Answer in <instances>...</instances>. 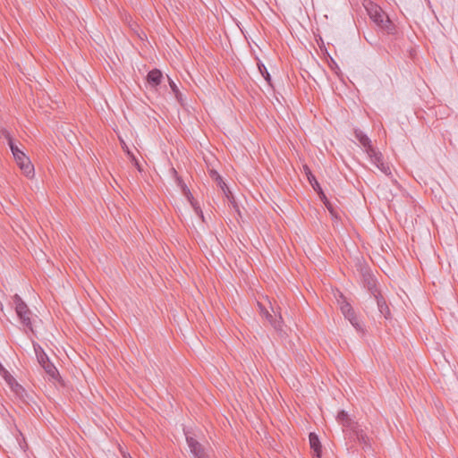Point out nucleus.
<instances>
[{"mask_svg":"<svg viewBox=\"0 0 458 458\" xmlns=\"http://www.w3.org/2000/svg\"><path fill=\"white\" fill-rule=\"evenodd\" d=\"M337 420L344 427L345 437L349 441L358 442L362 448L367 451L370 449V439L364 432L360 425L350 418L345 411H341L337 414Z\"/></svg>","mask_w":458,"mask_h":458,"instance_id":"obj_1","label":"nucleus"},{"mask_svg":"<svg viewBox=\"0 0 458 458\" xmlns=\"http://www.w3.org/2000/svg\"><path fill=\"white\" fill-rule=\"evenodd\" d=\"M3 135L8 140V145L12 150L17 165L20 166L22 173L30 177L34 174V167L30 161L29 157L13 143V140L7 131H3Z\"/></svg>","mask_w":458,"mask_h":458,"instance_id":"obj_2","label":"nucleus"},{"mask_svg":"<svg viewBox=\"0 0 458 458\" xmlns=\"http://www.w3.org/2000/svg\"><path fill=\"white\" fill-rule=\"evenodd\" d=\"M13 305L22 326L26 329L33 332V326L31 321L32 313L28 305L20 297V295L14 294L13 296Z\"/></svg>","mask_w":458,"mask_h":458,"instance_id":"obj_3","label":"nucleus"},{"mask_svg":"<svg viewBox=\"0 0 458 458\" xmlns=\"http://www.w3.org/2000/svg\"><path fill=\"white\" fill-rule=\"evenodd\" d=\"M366 9L370 19L379 28L386 30L388 32L392 30V22L387 14L381 9V7L373 3H369V5L366 6Z\"/></svg>","mask_w":458,"mask_h":458,"instance_id":"obj_4","label":"nucleus"},{"mask_svg":"<svg viewBox=\"0 0 458 458\" xmlns=\"http://www.w3.org/2000/svg\"><path fill=\"white\" fill-rule=\"evenodd\" d=\"M184 435L189 451L193 458H210V450L207 445L200 443L189 431L184 430Z\"/></svg>","mask_w":458,"mask_h":458,"instance_id":"obj_5","label":"nucleus"},{"mask_svg":"<svg viewBox=\"0 0 458 458\" xmlns=\"http://www.w3.org/2000/svg\"><path fill=\"white\" fill-rule=\"evenodd\" d=\"M372 164H374L383 174L391 175V168L387 163L383 160V155L377 149H370L368 154Z\"/></svg>","mask_w":458,"mask_h":458,"instance_id":"obj_6","label":"nucleus"},{"mask_svg":"<svg viewBox=\"0 0 458 458\" xmlns=\"http://www.w3.org/2000/svg\"><path fill=\"white\" fill-rule=\"evenodd\" d=\"M340 297L343 299V301L341 302L340 309L345 318H347L350 323L357 329L361 330V326L358 321V318L355 316L354 310L352 308L351 304L348 303L343 294L340 295Z\"/></svg>","mask_w":458,"mask_h":458,"instance_id":"obj_7","label":"nucleus"},{"mask_svg":"<svg viewBox=\"0 0 458 458\" xmlns=\"http://www.w3.org/2000/svg\"><path fill=\"white\" fill-rule=\"evenodd\" d=\"M309 440L313 458H321V444L318 436L315 433H310Z\"/></svg>","mask_w":458,"mask_h":458,"instance_id":"obj_8","label":"nucleus"},{"mask_svg":"<svg viewBox=\"0 0 458 458\" xmlns=\"http://www.w3.org/2000/svg\"><path fill=\"white\" fill-rule=\"evenodd\" d=\"M354 134L355 138L365 148V151L367 154L370 153V149H376L372 146L370 139L365 133H363V131H361L360 130H355Z\"/></svg>","mask_w":458,"mask_h":458,"instance_id":"obj_9","label":"nucleus"},{"mask_svg":"<svg viewBox=\"0 0 458 458\" xmlns=\"http://www.w3.org/2000/svg\"><path fill=\"white\" fill-rule=\"evenodd\" d=\"M163 79V74L158 69H153L147 75V81L152 88H157Z\"/></svg>","mask_w":458,"mask_h":458,"instance_id":"obj_10","label":"nucleus"},{"mask_svg":"<svg viewBox=\"0 0 458 458\" xmlns=\"http://www.w3.org/2000/svg\"><path fill=\"white\" fill-rule=\"evenodd\" d=\"M374 297L377 301L378 311L381 313L382 316L387 318L390 316V310L386 304L385 298L382 296L381 293H374Z\"/></svg>","mask_w":458,"mask_h":458,"instance_id":"obj_11","label":"nucleus"},{"mask_svg":"<svg viewBox=\"0 0 458 458\" xmlns=\"http://www.w3.org/2000/svg\"><path fill=\"white\" fill-rule=\"evenodd\" d=\"M258 305L260 310V314L266 318V319L271 324V326L276 329L281 330V318L279 320L273 318V316L269 313V311L263 307L259 302H258Z\"/></svg>","mask_w":458,"mask_h":458,"instance_id":"obj_12","label":"nucleus"},{"mask_svg":"<svg viewBox=\"0 0 458 458\" xmlns=\"http://www.w3.org/2000/svg\"><path fill=\"white\" fill-rule=\"evenodd\" d=\"M33 348L35 351L38 362L40 364V366H43L47 362L50 361L47 354L45 352L43 348L38 344H33Z\"/></svg>","mask_w":458,"mask_h":458,"instance_id":"obj_13","label":"nucleus"},{"mask_svg":"<svg viewBox=\"0 0 458 458\" xmlns=\"http://www.w3.org/2000/svg\"><path fill=\"white\" fill-rule=\"evenodd\" d=\"M45 372L49 377V379L58 380L59 379V372L55 366L51 362H47L45 365L41 366Z\"/></svg>","mask_w":458,"mask_h":458,"instance_id":"obj_14","label":"nucleus"},{"mask_svg":"<svg viewBox=\"0 0 458 458\" xmlns=\"http://www.w3.org/2000/svg\"><path fill=\"white\" fill-rule=\"evenodd\" d=\"M364 281L368 290L374 296V293H380L376 287V279L369 274H363Z\"/></svg>","mask_w":458,"mask_h":458,"instance_id":"obj_15","label":"nucleus"},{"mask_svg":"<svg viewBox=\"0 0 458 458\" xmlns=\"http://www.w3.org/2000/svg\"><path fill=\"white\" fill-rule=\"evenodd\" d=\"M308 175V180L310 182V183L312 185L313 189L318 191L319 194H323V191L321 189V187L319 186V183L318 182V181L316 180V177L310 173V171L309 170V173L307 174Z\"/></svg>","mask_w":458,"mask_h":458,"instance_id":"obj_16","label":"nucleus"},{"mask_svg":"<svg viewBox=\"0 0 458 458\" xmlns=\"http://www.w3.org/2000/svg\"><path fill=\"white\" fill-rule=\"evenodd\" d=\"M258 67H259V72L262 74V76L264 77L266 81L268 83V85L272 86L271 76H270L267 67L265 66V64L259 63Z\"/></svg>","mask_w":458,"mask_h":458,"instance_id":"obj_17","label":"nucleus"},{"mask_svg":"<svg viewBox=\"0 0 458 458\" xmlns=\"http://www.w3.org/2000/svg\"><path fill=\"white\" fill-rule=\"evenodd\" d=\"M211 177L217 182V184L224 190L225 183L224 182L221 175L215 170L210 171Z\"/></svg>","mask_w":458,"mask_h":458,"instance_id":"obj_18","label":"nucleus"},{"mask_svg":"<svg viewBox=\"0 0 458 458\" xmlns=\"http://www.w3.org/2000/svg\"><path fill=\"white\" fill-rule=\"evenodd\" d=\"M321 195V199H323L324 201V204L325 206L327 207V208L328 209V211L333 215L335 216V212H334V208H333V206L332 204L327 200V199L326 198L325 194H320Z\"/></svg>","mask_w":458,"mask_h":458,"instance_id":"obj_19","label":"nucleus"},{"mask_svg":"<svg viewBox=\"0 0 458 458\" xmlns=\"http://www.w3.org/2000/svg\"><path fill=\"white\" fill-rule=\"evenodd\" d=\"M169 84H170V87L172 89V90L177 94L178 93V88L176 86V84L169 78Z\"/></svg>","mask_w":458,"mask_h":458,"instance_id":"obj_20","label":"nucleus"},{"mask_svg":"<svg viewBox=\"0 0 458 458\" xmlns=\"http://www.w3.org/2000/svg\"><path fill=\"white\" fill-rule=\"evenodd\" d=\"M182 190H183V191L185 192V194L187 195L188 198L191 195L190 190L186 187V185L182 186Z\"/></svg>","mask_w":458,"mask_h":458,"instance_id":"obj_21","label":"nucleus"},{"mask_svg":"<svg viewBox=\"0 0 458 458\" xmlns=\"http://www.w3.org/2000/svg\"><path fill=\"white\" fill-rule=\"evenodd\" d=\"M332 63L334 65H331V68H338L336 63L332 59Z\"/></svg>","mask_w":458,"mask_h":458,"instance_id":"obj_22","label":"nucleus"},{"mask_svg":"<svg viewBox=\"0 0 458 458\" xmlns=\"http://www.w3.org/2000/svg\"><path fill=\"white\" fill-rule=\"evenodd\" d=\"M332 63L334 65H331V68H338L336 63L332 59Z\"/></svg>","mask_w":458,"mask_h":458,"instance_id":"obj_23","label":"nucleus"},{"mask_svg":"<svg viewBox=\"0 0 458 458\" xmlns=\"http://www.w3.org/2000/svg\"><path fill=\"white\" fill-rule=\"evenodd\" d=\"M332 63L334 65H331V68H338L336 63L332 59Z\"/></svg>","mask_w":458,"mask_h":458,"instance_id":"obj_24","label":"nucleus"},{"mask_svg":"<svg viewBox=\"0 0 458 458\" xmlns=\"http://www.w3.org/2000/svg\"><path fill=\"white\" fill-rule=\"evenodd\" d=\"M177 180H178L179 183H182V180H181L180 178H177Z\"/></svg>","mask_w":458,"mask_h":458,"instance_id":"obj_25","label":"nucleus"},{"mask_svg":"<svg viewBox=\"0 0 458 458\" xmlns=\"http://www.w3.org/2000/svg\"><path fill=\"white\" fill-rule=\"evenodd\" d=\"M173 172H174V174H177V173H176V170H175V169H174V168H173Z\"/></svg>","mask_w":458,"mask_h":458,"instance_id":"obj_26","label":"nucleus"}]
</instances>
